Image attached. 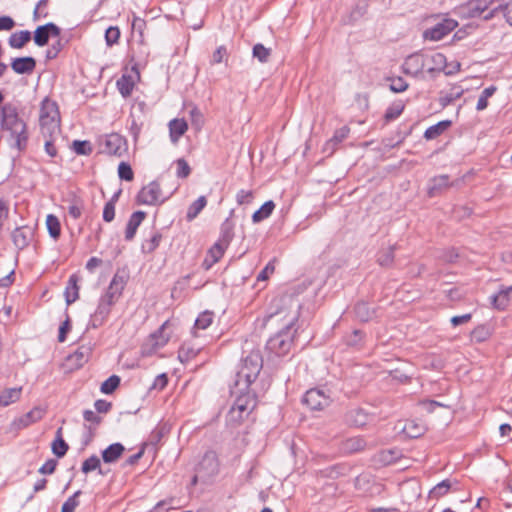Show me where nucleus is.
I'll return each instance as SVG.
<instances>
[{"mask_svg":"<svg viewBox=\"0 0 512 512\" xmlns=\"http://www.w3.org/2000/svg\"><path fill=\"white\" fill-rule=\"evenodd\" d=\"M364 339V332L359 329L353 330L344 337V342L350 347H359Z\"/></svg>","mask_w":512,"mask_h":512,"instance_id":"nucleus-51","label":"nucleus"},{"mask_svg":"<svg viewBox=\"0 0 512 512\" xmlns=\"http://www.w3.org/2000/svg\"><path fill=\"white\" fill-rule=\"evenodd\" d=\"M234 238V224L227 218L222 224L220 228V236L217 240L216 244H220V246L225 249L228 248L231 241Z\"/></svg>","mask_w":512,"mask_h":512,"instance_id":"nucleus-25","label":"nucleus"},{"mask_svg":"<svg viewBox=\"0 0 512 512\" xmlns=\"http://www.w3.org/2000/svg\"><path fill=\"white\" fill-rule=\"evenodd\" d=\"M405 104L402 100L394 101L385 111L384 121L389 123L397 119L404 111Z\"/></svg>","mask_w":512,"mask_h":512,"instance_id":"nucleus-39","label":"nucleus"},{"mask_svg":"<svg viewBox=\"0 0 512 512\" xmlns=\"http://www.w3.org/2000/svg\"><path fill=\"white\" fill-rule=\"evenodd\" d=\"M252 55L258 59L260 63H267L271 56V49L266 48L263 44L257 43L253 46Z\"/></svg>","mask_w":512,"mask_h":512,"instance_id":"nucleus-46","label":"nucleus"},{"mask_svg":"<svg viewBox=\"0 0 512 512\" xmlns=\"http://www.w3.org/2000/svg\"><path fill=\"white\" fill-rule=\"evenodd\" d=\"M124 452H125L124 445L120 442H116V443H112L108 447H106L102 451L101 456H102L104 463L112 464V463L117 462V460L119 458H121V456L123 455Z\"/></svg>","mask_w":512,"mask_h":512,"instance_id":"nucleus-23","label":"nucleus"},{"mask_svg":"<svg viewBox=\"0 0 512 512\" xmlns=\"http://www.w3.org/2000/svg\"><path fill=\"white\" fill-rule=\"evenodd\" d=\"M197 353V350L184 344L178 351V359L180 362L185 363L196 357Z\"/></svg>","mask_w":512,"mask_h":512,"instance_id":"nucleus-55","label":"nucleus"},{"mask_svg":"<svg viewBox=\"0 0 512 512\" xmlns=\"http://www.w3.org/2000/svg\"><path fill=\"white\" fill-rule=\"evenodd\" d=\"M396 249V245H391L388 248L381 249L377 253V259L376 262L381 266L385 268H389L394 263V252Z\"/></svg>","mask_w":512,"mask_h":512,"instance_id":"nucleus-34","label":"nucleus"},{"mask_svg":"<svg viewBox=\"0 0 512 512\" xmlns=\"http://www.w3.org/2000/svg\"><path fill=\"white\" fill-rule=\"evenodd\" d=\"M31 40V32L22 30L10 35L8 43L14 49H21Z\"/></svg>","mask_w":512,"mask_h":512,"instance_id":"nucleus-33","label":"nucleus"},{"mask_svg":"<svg viewBox=\"0 0 512 512\" xmlns=\"http://www.w3.org/2000/svg\"><path fill=\"white\" fill-rule=\"evenodd\" d=\"M119 93L124 97H129L134 88V81L131 75L123 74L116 82Z\"/></svg>","mask_w":512,"mask_h":512,"instance_id":"nucleus-38","label":"nucleus"},{"mask_svg":"<svg viewBox=\"0 0 512 512\" xmlns=\"http://www.w3.org/2000/svg\"><path fill=\"white\" fill-rule=\"evenodd\" d=\"M72 149L77 155L88 156L92 153L93 148L88 140H74L72 142Z\"/></svg>","mask_w":512,"mask_h":512,"instance_id":"nucleus-52","label":"nucleus"},{"mask_svg":"<svg viewBox=\"0 0 512 512\" xmlns=\"http://www.w3.org/2000/svg\"><path fill=\"white\" fill-rule=\"evenodd\" d=\"M196 472H199L201 479L207 480L219 472V461L216 452L207 451L203 455L201 461L196 467Z\"/></svg>","mask_w":512,"mask_h":512,"instance_id":"nucleus-9","label":"nucleus"},{"mask_svg":"<svg viewBox=\"0 0 512 512\" xmlns=\"http://www.w3.org/2000/svg\"><path fill=\"white\" fill-rule=\"evenodd\" d=\"M45 414V411L40 407H34L32 410L22 415L18 419L13 421V425L17 429L26 428L29 425L41 420Z\"/></svg>","mask_w":512,"mask_h":512,"instance_id":"nucleus-19","label":"nucleus"},{"mask_svg":"<svg viewBox=\"0 0 512 512\" xmlns=\"http://www.w3.org/2000/svg\"><path fill=\"white\" fill-rule=\"evenodd\" d=\"M463 94V88H461L460 86H453L451 92L449 93L444 94L443 92H440V96L438 99L439 104L442 108H445L451 103H453L455 100L461 98Z\"/></svg>","mask_w":512,"mask_h":512,"instance_id":"nucleus-36","label":"nucleus"},{"mask_svg":"<svg viewBox=\"0 0 512 512\" xmlns=\"http://www.w3.org/2000/svg\"><path fill=\"white\" fill-rule=\"evenodd\" d=\"M90 348L79 347L74 353L70 354L67 358L69 362H72L76 368L82 367L89 359Z\"/></svg>","mask_w":512,"mask_h":512,"instance_id":"nucleus-37","label":"nucleus"},{"mask_svg":"<svg viewBox=\"0 0 512 512\" xmlns=\"http://www.w3.org/2000/svg\"><path fill=\"white\" fill-rule=\"evenodd\" d=\"M332 402L329 395L323 389H309L302 398V403L313 411H320L328 407Z\"/></svg>","mask_w":512,"mask_h":512,"instance_id":"nucleus-7","label":"nucleus"},{"mask_svg":"<svg viewBox=\"0 0 512 512\" xmlns=\"http://www.w3.org/2000/svg\"><path fill=\"white\" fill-rule=\"evenodd\" d=\"M452 125L451 120H442L430 127L424 132V138L426 140L436 139L438 136L443 134Z\"/></svg>","mask_w":512,"mask_h":512,"instance_id":"nucleus-30","label":"nucleus"},{"mask_svg":"<svg viewBox=\"0 0 512 512\" xmlns=\"http://www.w3.org/2000/svg\"><path fill=\"white\" fill-rule=\"evenodd\" d=\"M365 447L366 441L360 436L348 438L342 444V450L349 454L360 452L364 450Z\"/></svg>","mask_w":512,"mask_h":512,"instance_id":"nucleus-32","label":"nucleus"},{"mask_svg":"<svg viewBox=\"0 0 512 512\" xmlns=\"http://www.w3.org/2000/svg\"><path fill=\"white\" fill-rule=\"evenodd\" d=\"M457 26L458 22L456 20L446 18L434 25L432 28L425 30L423 36L425 39L438 41L452 32Z\"/></svg>","mask_w":512,"mask_h":512,"instance_id":"nucleus-10","label":"nucleus"},{"mask_svg":"<svg viewBox=\"0 0 512 512\" xmlns=\"http://www.w3.org/2000/svg\"><path fill=\"white\" fill-rule=\"evenodd\" d=\"M424 66L425 64L422 59V55L414 53L406 58L404 62V71L406 74L416 76L418 73L422 72Z\"/></svg>","mask_w":512,"mask_h":512,"instance_id":"nucleus-24","label":"nucleus"},{"mask_svg":"<svg viewBox=\"0 0 512 512\" xmlns=\"http://www.w3.org/2000/svg\"><path fill=\"white\" fill-rule=\"evenodd\" d=\"M51 449L53 454L58 458H62L66 455L69 449V445L63 439L62 427L57 429L56 437L55 440L52 442Z\"/></svg>","mask_w":512,"mask_h":512,"instance_id":"nucleus-31","label":"nucleus"},{"mask_svg":"<svg viewBox=\"0 0 512 512\" xmlns=\"http://www.w3.org/2000/svg\"><path fill=\"white\" fill-rule=\"evenodd\" d=\"M169 432V427L166 424L158 425L152 430L149 436V442L153 446H157L162 438Z\"/></svg>","mask_w":512,"mask_h":512,"instance_id":"nucleus-49","label":"nucleus"},{"mask_svg":"<svg viewBox=\"0 0 512 512\" xmlns=\"http://www.w3.org/2000/svg\"><path fill=\"white\" fill-rule=\"evenodd\" d=\"M100 152L107 155L122 157L128 151L125 137L118 133L107 134L99 139Z\"/></svg>","mask_w":512,"mask_h":512,"instance_id":"nucleus-5","label":"nucleus"},{"mask_svg":"<svg viewBox=\"0 0 512 512\" xmlns=\"http://www.w3.org/2000/svg\"><path fill=\"white\" fill-rule=\"evenodd\" d=\"M254 194L251 190L241 189L236 195V201L238 205H247L253 201Z\"/></svg>","mask_w":512,"mask_h":512,"instance_id":"nucleus-64","label":"nucleus"},{"mask_svg":"<svg viewBox=\"0 0 512 512\" xmlns=\"http://www.w3.org/2000/svg\"><path fill=\"white\" fill-rule=\"evenodd\" d=\"M496 0H469L460 7L465 18H477L487 11Z\"/></svg>","mask_w":512,"mask_h":512,"instance_id":"nucleus-11","label":"nucleus"},{"mask_svg":"<svg viewBox=\"0 0 512 512\" xmlns=\"http://www.w3.org/2000/svg\"><path fill=\"white\" fill-rule=\"evenodd\" d=\"M496 91L497 87L494 85L485 88L478 99L476 109L478 111L485 110L488 107V98L492 97Z\"/></svg>","mask_w":512,"mask_h":512,"instance_id":"nucleus-48","label":"nucleus"},{"mask_svg":"<svg viewBox=\"0 0 512 512\" xmlns=\"http://www.w3.org/2000/svg\"><path fill=\"white\" fill-rule=\"evenodd\" d=\"M145 218H146V212H144V211L139 210V211H135L134 213H132V215L130 216V218L127 222L126 229H125V240L126 241H131L135 237L138 227L140 226V224L142 223V221Z\"/></svg>","mask_w":512,"mask_h":512,"instance_id":"nucleus-22","label":"nucleus"},{"mask_svg":"<svg viewBox=\"0 0 512 512\" xmlns=\"http://www.w3.org/2000/svg\"><path fill=\"white\" fill-rule=\"evenodd\" d=\"M60 34L61 29L55 23L48 22L36 28L33 34V40L37 46L43 47L48 44L51 36L58 37Z\"/></svg>","mask_w":512,"mask_h":512,"instance_id":"nucleus-13","label":"nucleus"},{"mask_svg":"<svg viewBox=\"0 0 512 512\" xmlns=\"http://www.w3.org/2000/svg\"><path fill=\"white\" fill-rule=\"evenodd\" d=\"M390 90L394 93L404 92L408 88V83L402 77L391 78Z\"/></svg>","mask_w":512,"mask_h":512,"instance_id":"nucleus-63","label":"nucleus"},{"mask_svg":"<svg viewBox=\"0 0 512 512\" xmlns=\"http://www.w3.org/2000/svg\"><path fill=\"white\" fill-rule=\"evenodd\" d=\"M160 195L159 183L152 181L138 192L136 202L137 204L156 205L159 202Z\"/></svg>","mask_w":512,"mask_h":512,"instance_id":"nucleus-14","label":"nucleus"},{"mask_svg":"<svg viewBox=\"0 0 512 512\" xmlns=\"http://www.w3.org/2000/svg\"><path fill=\"white\" fill-rule=\"evenodd\" d=\"M35 229L29 225H23L12 231V242L18 250L28 247L34 238Z\"/></svg>","mask_w":512,"mask_h":512,"instance_id":"nucleus-15","label":"nucleus"},{"mask_svg":"<svg viewBox=\"0 0 512 512\" xmlns=\"http://www.w3.org/2000/svg\"><path fill=\"white\" fill-rule=\"evenodd\" d=\"M451 488V483L448 479L441 481L430 490L429 497L431 499H439L446 495Z\"/></svg>","mask_w":512,"mask_h":512,"instance_id":"nucleus-50","label":"nucleus"},{"mask_svg":"<svg viewBox=\"0 0 512 512\" xmlns=\"http://www.w3.org/2000/svg\"><path fill=\"white\" fill-rule=\"evenodd\" d=\"M39 125L44 136H52L60 128L58 104L45 97L40 105Z\"/></svg>","mask_w":512,"mask_h":512,"instance_id":"nucleus-4","label":"nucleus"},{"mask_svg":"<svg viewBox=\"0 0 512 512\" xmlns=\"http://www.w3.org/2000/svg\"><path fill=\"white\" fill-rule=\"evenodd\" d=\"M372 418V415L361 407L349 409L344 416L346 424L354 427L365 426Z\"/></svg>","mask_w":512,"mask_h":512,"instance_id":"nucleus-16","label":"nucleus"},{"mask_svg":"<svg viewBox=\"0 0 512 512\" xmlns=\"http://www.w3.org/2000/svg\"><path fill=\"white\" fill-rule=\"evenodd\" d=\"M213 317L214 314L211 311L202 312L195 320L194 328L202 330L208 328L213 322Z\"/></svg>","mask_w":512,"mask_h":512,"instance_id":"nucleus-53","label":"nucleus"},{"mask_svg":"<svg viewBox=\"0 0 512 512\" xmlns=\"http://www.w3.org/2000/svg\"><path fill=\"white\" fill-rule=\"evenodd\" d=\"M36 60L32 56L16 57L11 61V68L17 74H31L36 68Z\"/></svg>","mask_w":512,"mask_h":512,"instance_id":"nucleus-18","label":"nucleus"},{"mask_svg":"<svg viewBox=\"0 0 512 512\" xmlns=\"http://www.w3.org/2000/svg\"><path fill=\"white\" fill-rule=\"evenodd\" d=\"M118 176L121 180L132 181L134 179V173L131 165L127 162H121L118 165Z\"/></svg>","mask_w":512,"mask_h":512,"instance_id":"nucleus-56","label":"nucleus"},{"mask_svg":"<svg viewBox=\"0 0 512 512\" xmlns=\"http://www.w3.org/2000/svg\"><path fill=\"white\" fill-rule=\"evenodd\" d=\"M95 470H97L99 474L104 475V472L101 469L100 458L97 455L93 454L82 463L81 471L84 474H88Z\"/></svg>","mask_w":512,"mask_h":512,"instance_id":"nucleus-42","label":"nucleus"},{"mask_svg":"<svg viewBox=\"0 0 512 512\" xmlns=\"http://www.w3.org/2000/svg\"><path fill=\"white\" fill-rule=\"evenodd\" d=\"M349 133L350 128L348 126H342L334 132V135L329 142L335 145L340 144L344 139L348 137Z\"/></svg>","mask_w":512,"mask_h":512,"instance_id":"nucleus-62","label":"nucleus"},{"mask_svg":"<svg viewBox=\"0 0 512 512\" xmlns=\"http://www.w3.org/2000/svg\"><path fill=\"white\" fill-rule=\"evenodd\" d=\"M120 38V29L117 26H110L105 31V41L107 46H112L118 42Z\"/></svg>","mask_w":512,"mask_h":512,"instance_id":"nucleus-58","label":"nucleus"},{"mask_svg":"<svg viewBox=\"0 0 512 512\" xmlns=\"http://www.w3.org/2000/svg\"><path fill=\"white\" fill-rule=\"evenodd\" d=\"M231 393L238 394L230 413L234 414L236 411L239 412L237 416L238 420H242L244 418L243 413L248 415L251 411L256 407V394H251L249 389L243 392H237V389L231 386Z\"/></svg>","mask_w":512,"mask_h":512,"instance_id":"nucleus-6","label":"nucleus"},{"mask_svg":"<svg viewBox=\"0 0 512 512\" xmlns=\"http://www.w3.org/2000/svg\"><path fill=\"white\" fill-rule=\"evenodd\" d=\"M262 368L263 357L260 350H252L243 357L233 383L237 392L248 390L257 379Z\"/></svg>","mask_w":512,"mask_h":512,"instance_id":"nucleus-3","label":"nucleus"},{"mask_svg":"<svg viewBox=\"0 0 512 512\" xmlns=\"http://www.w3.org/2000/svg\"><path fill=\"white\" fill-rule=\"evenodd\" d=\"M161 240L162 234L158 231L154 232L149 239L143 241L141 245L142 252L145 254L153 253L160 245Z\"/></svg>","mask_w":512,"mask_h":512,"instance_id":"nucleus-43","label":"nucleus"},{"mask_svg":"<svg viewBox=\"0 0 512 512\" xmlns=\"http://www.w3.org/2000/svg\"><path fill=\"white\" fill-rule=\"evenodd\" d=\"M355 317L363 323L372 321L379 317L378 307H370L368 302L365 301H358L353 308Z\"/></svg>","mask_w":512,"mask_h":512,"instance_id":"nucleus-17","label":"nucleus"},{"mask_svg":"<svg viewBox=\"0 0 512 512\" xmlns=\"http://www.w3.org/2000/svg\"><path fill=\"white\" fill-rule=\"evenodd\" d=\"M188 130V124L184 119H173L169 122L170 139L177 142Z\"/></svg>","mask_w":512,"mask_h":512,"instance_id":"nucleus-28","label":"nucleus"},{"mask_svg":"<svg viewBox=\"0 0 512 512\" xmlns=\"http://www.w3.org/2000/svg\"><path fill=\"white\" fill-rule=\"evenodd\" d=\"M206 205H207L206 197L205 196L198 197L188 207L186 219L188 221H192L193 219H195L200 214V212L205 208Z\"/></svg>","mask_w":512,"mask_h":512,"instance_id":"nucleus-41","label":"nucleus"},{"mask_svg":"<svg viewBox=\"0 0 512 512\" xmlns=\"http://www.w3.org/2000/svg\"><path fill=\"white\" fill-rule=\"evenodd\" d=\"M275 208V203L272 200L266 201L262 206L256 210L252 215V221L259 223L264 219L268 218Z\"/></svg>","mask_w":512,"mask_h":512,"instance_id":"nucleus-40","label":"nucleus"},{"mask_svg":"<svg viewBox=\"0 0 512 512\" xmlns=\"http://www.w3.org/2000/svg\"><path fill=\"white\" fill-rule=\"evenodd\" d=\"M22 393V387L8 388L0 394V406L7 407L12 403L17 402Z\"/></svg>","mask_w":512,"mask_h":512,"instance_id":"nucleus-35","label":"nucleus"},{"mask_svg":"<svg viewBox=\"0 0 512 512\" xmlns=\"http://www.w3.org/2000/svg\"><path fill=\"white\" fill-rule=\"evenodd\" d=\"M64 47V44L62 43L61 39H58L54 43H52L51 47L46 51V59L47 60H53L57 58L59 53L62 51Z\"/></svg>","mask_w":512,"mask_h":512,"instance_id":"nucleus-61","label":"nucleus"},{"mask_svg":"<svg viewBox=\"0 0 512 512\" xmlns=\"http://www.w3.org/2000/svg\"><path fill=\"white\" fill-rule=\"evenodd\" d=\"M498 12H502L506 22L512 26V0L491 9L487 14L483 15L482 18L483 20L488 21L495 17Z\"/></svg>","mask_w":512,"mask_h":512,"instance_id":"nucleus-27","label":"nucleus"},{"mask_svg":"<svg viewBox=\"0 0 512 512\" xmlns=\"http://www.w3.org/2000/svg\"><path fill=\"white\" fill-rule=\"evenodd\" d=\"M46 226L50 237L57 240L61 235V224L59 219L55 215L49 214L46 218Z\"/></svg>","mask_w":512,"mask_h":512,"instance_id":"nucleus-44","label":"nucleus"},{"mask_svg":"<svg viewBox=\"0 0 512 512\" xmlns=\"http://www.w3.org/2000/svg\"><path fill=\"white\" fill-rule=\"evenodd\" d=\"M177 164V177L181 179L187 178L191 173V168L184 158L176 161Z\"/></svg>","mask_w":512,"mask_h":512,"instance_id":"nucleus-60","label":"nucleus"},{"mask_svg":"<svg viewBox=\"0 0 512 512\" xmlns=\"http://www.w3.org/2000/svg\"><path fill=\"white\" fill-rule=\"evenodd\" d=\"M279 302L288 305L290 308L294 307L295 310L290 313H285L283 308L277 309L275 312L270 313L266 317V321H271L277 317L280 319H285L286 322L284 326L266 343V349L278 356H285L290 351L292 344L294 342L295 335L297 333V328H295V324L298 321L301 309V303L293 297L292 295H284L279 299Z\"/></svg>","mask_w":512,"mask_h":512,"instance_id":"nucleus-1","label":"nucleus"},{"mask_svg":"<svg viewBox=\"0 0 512 512\" xmlns=\"http://www.w3.org/2000/svg\"><path fill=\"white\" fill-rule=\"evenodd\" d=\"M128 278L129 274L126 271V269H118L117 272L114 274L108 286V289L106 293L103 295V297L116 303L122 295V292L127 284Z\"/></svg>","mask_w":512,"mask_h":512,"instance_id":"nucleus-8","label":"nucleus"},{"mask_svg":"<svg viewBox=\"0 0 512 512\" xmlns=\"http://www.w3.org/2000/svg\"><path fill=\"white\" fill-rule=\"evenodd\" d=\"M79 277L76 274H72L69 277L66 289H65V301L67 305H71L79 298Z\"/></svg>","mask_w":512,"mask_h":512,"instance_id":"nucleus-26","label":"nucleus"},{"mask_svg":"<svg viewBox=\"0 0 512 512\" xmlns=\"http://www.w3.org/2000/svg\"><path fill=\"white\" fill-rule=\"evenodd\" d=\"M191 123L196 130H200L204 124L203 114L197 107H193L190 112Z\"/></svg>","mask_w":512,"mask_h":512,"instance_id":"nucleus-59","label":"nucleus"},{"mask_svg":"<svg viewBox=\"0 0 512 512\" xmlns=\"http://www.w3.org/2000/svg\"><path fill=\"white\" fill-rule=\"evenodd\" d=\"M1 128L8 132V141L12 142L11 147L19 152H24L28 146L29 133L26 122L19 117L18 108L6 103L1 108Z\"/></svg>","mask_w":512,"mask_h":512,"instance_id":"nucleus-2","label":"nucleus"},{"mask_svg":"<svg viewBox=\"0 0 512 512\" xmlns=\"http://www.w3.org/2000/svg\"><path fill=\"white\" fill-rule=\"evenodd\" d=\"M512 294V285H502L497 294L490 297L491 304L498 310H505L510 304V295Z\"/></svg>","mask_w":512,"mask_h":512,"instance_id":"nucleus-20","label":"nucleus"},{"mask_svg":"<svg viewBox=\"0 0 512 512\" xmlns=\"http://www.w3.org/2000/svg\"><path fill=\"white\" fill-rule=\"evenodd\" d=\"M491 336V331L489 326L485 324L478 325L471 332V340L476 343H481L486 341Z\"/></svg>","mask_w":512,"mask_h":512,"instance_id":"nucleus-45","label":"nucleus"},{"mask_svg":"<svg viewBox=\"0 0 512 512\" xmlns=\"http://www.w3.org/2000/svg\"><path fill=\"white\" fill-rule=\"evenodd\" d=\"M113 305H115V302L102 296L99 300L97 309L91 315L89 326L94 329L102 326L107 320Z\"/></svg>","mask_w":512,"mask_h":512,"instance_id":"nucleus-12","label":"nucleus"},{"mask_svg":"<svg viewBox=\"0 0 512 512\" xmlns=\"http://www.w3.org/2000/svg\"><path fill=\"white\" fill-rule=\"evenodd\" d=\"M121 379L118 375H111L100 387V391L104 394H112L119 387Z\"/></svg>","mask_w":512,"mask_h":512,"instance_id":"nucleus-47","label":"nucleus"},{"mask_svg":"<svg viewBox=\"0 0 512 512\" xmlns=\"http://www.w3.org/2000/svg\"><path fill=\"white\" fill-rule=\"evenodd\" d=\"M83 202L79 198H74L68 206V213L73 219H78L82 215Z\"/></svg>","mask_w":512,"mask_h":512,"instance_id":"nucleus-57","label":"nucleus"},{"mask_svg":"<svg viewBox=\"0 0 512 512\" xmlns=\"http://www.w3.org/2000/svg\"><path fill=\"white\" fill-rule=\"evenodd\" d=\"M401 456V450L398 448L383 449L375 454L374 461L380 465L388 466L400 459Z\"/></svg>","mask_w":512,"mask_h":512,"instance_id":"nucleus-21","label":"nucleus"},{"mask_svg":"<svg viewBox=\"0 0 512 512\" xmlns=\"http://www.w3.org/2000/svg\"><path fill=\"white\" fill-rule=\"evenodd\" d=\"M449 187V176L440 175L431 179L428 187V195L430 197L437 196L443 189Z\"/></svg>","mask_w":512,"mask_h":512,"instance_id":"nucleus-29","label":"nucleus"},{"mask_svg":"<svg viewBox=\"0 0 512 512\" xmlns=\"http://www.w3.org/2000/svg\"><path fill=\"white\" fill-rule=\"evenodd\" d=\"M82 494L81 490L76 491L62 505L61 512H74L79 505L78 497Z\"/></svg>","mask_w":512,"mask_h":512,"instance_id":"nucleus-54","label":"nucleus"}]
</instances>
